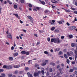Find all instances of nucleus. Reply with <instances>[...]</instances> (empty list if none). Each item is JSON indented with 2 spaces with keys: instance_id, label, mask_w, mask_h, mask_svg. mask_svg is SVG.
I'll return each instance as SVG.
<instances>
[{
  "instance_id": "nucleus-1",
  "label": "nucleus",
  "mask_w": 77,
  "mask_h": 77,
  "mask_svg": "<svg viewBox=\"0 0 77 77\" xmlns=\"http://www.w3.org/2000/svg\"><path fill=\"white\" fill-rule=\"evenodd\" d=\"M62 42V40H60L58 38H54V43L60 44Z\"/></svg>"
},
{
  "instance_id": "nucleus-2",
  "label": "nucleus",
  "mask_w": 77,
  "mask_h": 77,
  "mask_svg": "<svg viewBox=\"0 0 77 77\" xmlns=\"http://www.w3.org/2000/svg\"><path fill=\"white\" fill-rule=\"evenodd\" d=\"M22 54H26V55H29V52H26L25 51H22L21 52Z\"/></svg>"
},
{
  "instance_id": "nucleus-3",
  "label": "nucleus",
  "mask_w": 77,
  "mask_h": 77,
  "mask_svg": "<svg viewBox=\"0 0 77 77\" xmlns=\"http://www.w3.org/2000/svg\"><path fill=\"white\" fill-rule=\"evenodd\" d=\"M39 65L37 63H35L34 65V66L35 68H37L38 69H40V67H38Z\"/></svg>"
},
{
  "instance_id": "nucleus-4",
  "label": "nucleus",
  "mask_w": 77,
  "mask_h": 77,
  "mask_svg": "<svg viewBox=\"0 0 77 77\" xmlns=\"http://www.w3.org/2000/svg\"><path fill=\"white\" fill-rule=\"evenodd\" d=\"M13 66L11 65H9L7 66V69H12V67Z\"/></svg>"
},
{
  "instance_id": "nucleus-5",
  "label": "nucleus",
  "mask_w": 77,
  "mask_h": 77,
  "mask_svg": "<svg viewBox=\"0 0 77 77\" xmlns=\"http://www.w3.org/2000/svg\"><path fill=\"white\" fill-rule=\"evenodd\" d=\"M75 28H76V27H75V26H71V27H69V29L70 30H74V29H75Z\"/></svg>"
},
{
  "instance_id": "nucleus-6",
  "label": "nucleus",
  "mask_w": 77,
  "mask_h": 77,
  "mask_svg": "<svg viewBox=\"0 0 77 77\" xmlns=\"http://www.w3.org/2000/svg\"><path fill=\"white\" fill-rule=\"evenodd\" d=\"M74 52H75V60H76L77 59V51H75V50L74 51Z\"/></svg>"
},
{
  "instance_id": "nucleus-7",
  "label": "nucleus",
  "mask_w": 77,
  "mask_h": 77,
  "mask_svg": "<svg viewBox=\"0 0 77 77\" xmlns=\"http://www.w3.org/2000/svg\"><path fill=\"white\" fill-rule=\"evenodd\" d=\"M20 65H14L13 66V67L14 68H20Z\"/></svg>"
},
{
  "instance_id": "nucleus-8",
  "label": "nucleus",
  "mask_w": 77,
  "mask_h": 77,
  "mask_svg": "<svg viewBox=\"0 0 77 77\" xmlns=\"http://www.w3.org/2000/svg\"><path fill=\"white\" fill-rule=\"evenodd\" d=\"M34 76L35 77H38L39 76V74H38V73L36 72H35L34 73Z\"/></svg>"
},
{
  "instance_id": "nucleus-9",
  "label": "nucleus",
  "mask_w": 77,
  "mask_h": 77,
  "mask_svg": "<svg viewBox=\"0 0 77 77\" xmlns=\"http://www.w3.org/2000/svg\"><path fill=\"white\" fill-rule=\"evenodd\" d=\"M71 47H75L77 45H76L74 43H72L71 44Z\"/></svg>"
},
{
  "instance_id": "nucleus-10",
  "label": "nucleus",
  "mask_w": 77,
  "mask_h": 77,
  "mask_svg": "<svg viewBox=\"0 0 77 77\" xmlns=\"http://www.w3.org/2000/svg\"><path fill=\"white\" fill-rule=\"evenodd\" d=\"M27 74L28 76V77H33V75H32L30 73L28 72L27 73Z\"/></svg>"
},
{
  "instance_id": "nucleus-11",
  "label": "nucleus",
  "mask_w": 77,
  "mask_h": 77,
  "mask_svg": "<svg viewBox=\"0 0 77 77\" xmlns=\"http://www.w3.org/2000/svg\"><path fill=\"white\" fill-rule=\"evenodd\" d=\"M7 37L8 38H10V39H12V37L11 35H7Z\"/></svg>"
},
{
  "instance_id": "nucleus-12",
  "label": "nucleus",
  "mask_w": 77,
  "mask_h": 77,
  "mask_svg": "<svg viewBox=\"0 0 77 77\" xmlns=\"http://www.w3.org/2000/svg\"><path fill=\"white\" fill-rule=\"evenodd\" d=\"M45 14H49L50 13V11L48 10H46L44 12Z\"/></svg>"
},
{
  "instance_id": "nucleus-13",
  "label": "nucleus",
  "mask_w": 77,
  "mask_h": 77,
  "mask_svg": "<svg viewBox=\"0 0 77 77\" xmlns=\"http://www.w3.org/2000/svg\"><path fill=\"white\" fill-rule=\"evenodd\" d=\"M7 3H9L10 5H12V2H11L9 0H7Z\"/></svg>"
},
{
  "instance_id": "nucleus-14",
  "label": "nucleus",
  "mask_w": 77,
  "mask_h": 77,
  "mask_svg": "<svg viewBox=\"0 0 77 77\" xmlns=\"http://www.w3.org/2000/svg\"><path fill=\"white\" fill-rule=\"evenodd\" d=\"M60 50V48H56L55 49L54 51L55 52H56V51H59Z\"/></svg>"
},
{
  "instance_id": "nucleus-15",
  "label": "nucleus",
  "mask_w": 77,
  "mask_h": 77,
  "mask_svg": "<svg viewBox=\"0 0 77 77\" xmlns=\"http://www.w3.org/2000/svg\"><path fill=\"white\" fill-rule=\"evenodd\" d=\"M9 60H11L12 61L14 60V58L12 57H9L8 58Z\"/></svg>"
},
{
  "instance_id": "nucleus-16",
  "label": "nucleus",
  "mask_w": 77,
  "mask_h": 77,
  "mask_svg": "<svg viewBox=\"0 0 77 77\" xmlns=\"http://www.w3.org/2000/svg\"><path fill=\"white\" fill-rule=\"evenodd\" d=\"M27 17L31 20H33V18L30 16H28Z\"/></svg>"
},
{
  "instance_id": "nucleus-17",
  "label": "nucleus",
  "mask_w": 77,
  "mask_h": 77,
  "mask_svg": "<svg viewBox=\"0 0 77 77\" xmlns=\"http://www.w3.org/2000/svg\"><path fill=\"white\" fill-rule=\"evenodd\" d=\"M54 33H59V30L57 29H56L54 31Z\"/></svg>"
},
{
  "instance_id": "nucleus-18",
  "label": "nucleus",
  "mask_w": 77,
  "mask_h": 77,
  "mask_svg": "<svg viewBox=\"0 0 77 77\" xmlns=\"http://www.w3.org/2000/svg\"><path fill=\"white\" fill-rule=\"evenodd\" d=\"M74 71V69H71L69 71V72H72Z\"/></svg>"
},
{
  "instance_id": "nucleus-19",
  "label": "nucleus",
  "mask_w": 77,
  "mask_h": 77,
  "mask_svg": "<svg viewBox=\"0 0 77 77\" xmlns=\"http://www.w3.org/2000/svg\"><path fill=\"white\" fill-rule=\"evenodd\" d=\"M64 10H65V11L66 12H68V13L71 12V11L68 10L67 9H64Z\"/></svg>"
},
{
  "instance_id": "nucleus-20",
  "label": "nucleus",
  "mask_w": 77,
  "mask_h": 77,
  "mask_svg": "<svg viewBox=\"0 0 77 77\" xmlns=\"http://www.w3.org/2000/svg\"><path fill=\"white\" fill-rule=\"evenodd\" d=\"M40 3L42 4V5H45V2L43 1H40Z\"/></svg>"
},
{
  "instance_id": "nucleus-21",
  "label": "nucleus",
  "mask_w": 77,
  "mask_h": 77,
  "mask_svg": "<svg viewBox=\"0 0 77 77\" xmlns=\"http://www.w3.org/2000/svg\"><path fill=\"white\" fill-rule=\"evenodd\" d=\"M14 56H15V57H16V56H18V53L16 52L14 54Z\"/></svg>"
},
{
  "instance_id": "nucleus-22",
  "label": "nucleus",
  "mask_w": 77,
  "mask_h": 77,
  "mask_svg": "<svg viewBox=\"0 0 77 77\" xmlns=\"http://www.w3.org/2000/svg\"><path fill=\"white\" fill-rule=\"evenodd\" d=\"M24 0H20V2L22 4H23L24 3Z\"/></svg>"
},
{
  "instance_id": "nucleus-23",
  "label": "nucleus",
  "mask_w": 77,
  "mask_h": 77,
  "mask_svg": "<svg viewBox=\"0 0 77 77\" xmlns=\"http://www.w3.org/2000/svg\"><path fill=\"white\" fill-rule=\"evenodd\" d=\"M64 56V57H65L66 59H68V55L66 54H65Z\"/></svg>"
},
{
  "instance_id": "nucleus-24",
  "label": "nucleus",
  "mask_w": 77,
  "mask_h": 77,
  "mask_svg": "<svg viewBox=\"0 0 77 77\" xmlns=\"http://www.w3.org/2000/svg\"><path fill=\"white\" fill-rule=\"evenodd\" d=\"M51 42H54V38H51Z\"/></svg>"
},
{
  "instance_id": "nucleus-25",
  "label": "nucleus",
  "mask_w": 77,
  "mask_h": 77,
  "mask_svg": "<svg viewBox=\"0 0 77 77\" xmlns=\"http://www.w3.org/2000/svg\"><path fill=\"white\" fill-rule=\"evenodd\" d=\"M63 54V53H62V52L60 51L59 52L58 54L60 56V55L62 54Z\"/></svg>"
},
{
  "instance_id": "nucleus-26",
  "label": "nucleus",
  "mask_w": 77,
  "mask_h": 77,
  "mask_svg": "<svg viewBox=\"0 0 77 77\" xmlns=\"http://www.w3.org/2000/svg\"><path fill=\"white\" fill-rule=\"evenodd\" d=\"M13 15H15L16 17H17V18H18L19 16H18V14H14Z\"/></svg>"
},
{
  "instance_id": "nucleus-27",
  "label": "nucleus",
  "mask_w": 77,
  "mask_h": 77,
  "mask_svg": "<svg viewBox=\"0 0 77 77\" xmlns=\"http://www.w3.org/2000/svg\"><path fill=\"white\" fill-rule=\"evenodd\" d=\"M59 70L60 72V73H61V74H62V72H61L62 71V68L59 69Z\"/></svg>"
},
{
  "instance_id": "nucleus-28",
  "label": "nucleus",
  "mask_w": 77,
  "mask_h": 77,
  "mask_svg": "<svg viewBox=\"0 0 77 77\" xmlns=\"http://www.w3.org/2000/svg\"><path fill=\"white\" fill-rule=\"evenodd\" d=\"M45 63H46V65L47 63H48V60H45Z\"/></svg>"
},
{
  "instance_id": "nucleus-29",
  "label": "nucleus",
  "mask_w": 77,
  "mask_h": 77,
  "mask_svg": "<svg viewBox=\"0 0 77 77\" xmlns=\"http://www.w3.org/2000/svg\"><path fill=\"white\" fill-rule=\"evenodd\" d=\"M73 70H75V71H77V67H74L73 68Z\"/></svg>"
},
{
  "instance_id": "nucleus-30",
  "label": "nucleus",
  "mask_w": 77,
  "mask_h": 77,
  "mask_svg": "<svg viewBox=\"0 0 77 77\" xmlns=\"http://www.w3.org/2000/svg\"><path fill=\"white\" fill-rule=\"evenodd\" d=\"M49 23H51V24H52L53 25V24H54V23H52V21H51V20H49Z\"/></svg>"
},
{
  "instance_id": "nucleus-31",
  "label": "nucleus",
  "mask_w": 77,
  "mask_h": 77,
  "mask_svg": "<svg viewBox=\"0 0 77 77\" xmlns=\"http://www.w3.org/2000/svg\"><path fill=\"white\" fill-rule=\"evenodd\" d=\"M49 71L50 72H51L53 71V69H52V68H49Z\"/></svg>"
},
{
  "instance_id": "nucleus-32",
  "label": "nucleus",
  "mask_w": 77,
  "mask_h": 77,
  "mask_svg": "<svg viewBox=\"0 0 77 77\" xmlns=\"http://www.w3.org/2000/svg\"><path fill=\"white\" fill-rule=\"evenodd\" d=\"M69 37L70 38H72L73 36H72V35H69Z\"/></svg>"
},
{
  "instance_id": "nucleus-33",
  "label": "nucleus",
  "mask_w": 77,
  "mask_h": 77,
  "mask_svg": "<svg viewBox=\"0 0 77 77\" xmlns=\"http://www.w3.org/2000/svg\"><path fill=\"white\" fill-rule=\"evenodd\" d=\"M42 66H45V65H46V63H42Z\"/></svg>"
},
{
  "instance_id": "nucleus-34",
  "label": "nucleus",
  "mask_w": 77,
  "mask_h": 77,
  "mask_svg": "<svg viewBox=\"0 0 77 77\" xmlns=\"http://www.w3.org/2000/svg\"><path fill=\"white\" fill-rule=\"evenodd\" d=\"M51 6L52 8H53V9H54V8H56V6H54V5H51Z\"/></svg>"
},
{
  "instance_id": "nucleus-35",
  "label": "nucleus",
  "mask_w": 77,
  "mask_h": 77,
  "mask_svg": "<svg viewBox=\"0 0 77 77\" xmlns=\"http://www.w3.org/2000/svg\"><path fill=\"white\" fill-rule=\"evenodd\" d=\"M14 8H15V9H17V5H15L14 6Z\"/></svg>"
},
{
  "instance_id": "nucleus-36",
  "label": "nucleus",
  "mask_w": 77,
  "mask_h": 77,
  "mask_svg": "<svg viewBox=\"0 0 77 77\" xmlns=\"http://www.w3.org/2000/svg\"><path fill=\"white\" fill-rule=\"evenodd\" d=\"M66 62L67 63L69 64V60L68 59H67L66 60Z\"/></svg>"
},
{
  "instance_id": "nucleus-37",
  "label": "nucleus",
  "mask_w": 77,
  "mask_h": 77,
  "mask_svg": "<svg viewBox=\"0 0 77 77\" xmlns=\"http://www.w3.org/2000/svg\"><path fill=\"white\" fill-rule=\"evenodd\" d=\"M58 23V24H62V22L60 21H59L57 22Z\"/></svg>"
},
{
  "instance_id": "nucleus-38",
  "label": "nucleus",
  "mask_w": 77,
  "mask_h": 77,
  "mask_svg": "<svg viewBox=\"0 0 77 77\" xmlns=\"http://www.w3.org/2000/svg\"><path fill=\"white\" fill-rule=\"evenodd\" d=\"M54 29H55V27H52L51 28V30L53 31V30H54Z\"/></svg>"
},
{
  "instance_id": "nucleus-39",
  "label": "nucleus",
  "mask_w": 77,
  "mask_h": 77,
  "mask_svg": "<svg viewBox=\"0 0 77 77\" xmlns=\"http://www.w3.org/2000/svg\"><path fill=\"white\" fill-rule=\"evenodd\" d=\"M4 71V70L2 69H0V72H2Z\"/></svg>"
},
{
  "instance_id": "nucleus-40",
  "label": "nucleus",
  "mask_w": 77,
  "mask_h": 77,
  "mask_svg": "<svg viewBox=\"0 0 77 77\" xmlns=\"http://www.w3.org/2000/svg\"><path fill=\"white\" fill-rule=\"evenodd\" d=\"M42 73V75H44V71L43 70H42L41 71Z\"/></svg>"
},
{
  "instance_id": "nucleus-41",
  "label": "nucleus",
  "mask_w": 77,
  "mask_h": 77,
  "mask_svg": "<svg viewBox=\"0 0 77 77\" xmlns=\"http://www.w3.org/2000/svg\"><path fill=\"white\" fill-rule=\"evenodd\" d=\"M44 53L46 54H48V53L47 51H45L44 52Z\"/></svg>"
},
{
  "instance_id": "nucleus-42",
  "label": "nucleus",
  "mask_w": 77,
  "mask_h": 77,
  "mask_svg": "<svg viewBox=\"0 0 77 77\" xmlns=\"http://www.w3.org/2000/svg\"><path fill=\"white\" fill-rule=\"evenodd\" d=\"M28 6L29 7V8H32V5L30 4H29Z\"/></svg>"
},
{
  "instance_id": "nucleus-43",
  "label": "nucleus",
  "mask_w": 77,
  "mask_h": 77,
  "mask_svg": "<svg viewBox=\"0 0 77 77\" xmlns=\"http://www.w3.org/2000/svg\"><path fill=\"white\" fill-rule=\"evenodd\" d=\"M36 9L37 10H39V9H40V8H39V7H37L36 8Z\"/></svg>"
},
{
  "instance_id": "nucleus-44",
  "label": "nucleus",
  "mask_w": 77,
  "mask_h": 77,
  "mask_svg": "<svg viewBox=\"0 0 77 77\" xmlns=\"http://www.w3.org/2000/svg\"><path fill=\"white\" fill-rule=\"evenodd\" d=\"M3 68L5 69L7 68V66H6V65H4L3 66Z\"/></svg>"
},
{
  "instance_id": "nucleus-45",
  "label": "nucleus",
  "mask_w": 77,
  "mask_h": 77,
  "mask_svg": "<svg viewBox=\"0 0 77 77\" xmlns=\"http://www.w3.org/2000/svg\"><path fill=\"white\" fill-rule=\"evenodd\" d=\"M47 40L48 41L50 42V38L48 37L47 39Z\"/></svg>"
},
{
  "instance_id": "nucleus-46",
  "label": "nucleus",
  "mask_w": 77,
  "mask_h": 77,
  "mask_svg": "<svg viewBox=\"0 0 77 77\" xmlns=\"http://www.w3.org/2000/svg\"><path fill=\"white\" fill-rule=\"evenodd\" d=\"M1 75H2V76L3 77H5V74H3V73H2L1 74Z\"/></svg>"
},
{
  "instance_id": "nucleus-47",
  "label": "nucleus",
  "mask_w": 77,
  "mask_h": 77,
  "mask_svg": "<svg viewBox=\"0 0 77 77\" xmlns=\"http://www.w3.org/2000/svg\"><path fill=\"white\" fill-rule=\"evenodd\" d=\"M6 33L7 34H8V35H11V33H8V31H7Z\"/></svg>"
},
{
  "instance_id": "nucleus-48",
  "label": "nucleus",
  "mask_w": 77,
  "mask_h": 77,
  "mask_svg": "<svg viewBox=\"0 0 77 77\" xmlns=\"http://www.w3.org/2000/svg\"><path fill=\"white\" fill-rule=\"evenodd\" d=\"M33 10L34 11H36V12H37V10L36 9V8H34L33 9Z\"/></svg>"
},
{
  "instance_id": "nucleus-49",
  "label": "nucleus",
  "mask_w": 77,
  "mask_h": 77,
  "mask_svg": "<svg viewBox=\"0 0 77 77\" xmlns=\"http://www.w3.org/2000/svg\"><path fill=\"white\" fill-rule=\"evenodd\" d=\"M37 73H38V74H41V71H38Z\"/></svg>"
},
{
  "instance_id": "nucleus-50",
  "label": "nucleus",
  "mask_w": 77,
  "mask_h": 77,
  "mask_svg": "<svg viewBox=\"0 0 77 77\" xmlns=\"http://www.w3.org/2000/svg\"><path fill=\"white\" fill-rule=\"evenodd\" d=\"M25 70H26V71H28V70H29V68L27 67H26L25 68Z\"/></svg>"
},
{
  "instance_id": "nucleus-51",
  "label": "nucleus",
  "mask_w": 77,
  "mask_h": 77,
  "mask_svg": "<svg viewBox=\"0 0 77 77\" xmlns=\"http://www.w3.org/2000/svg\"><path fill=\"white\" fill-rule=\"evenodd\" d=\"M67 54L68 56H71V55H70V54L69 52H67Z\"/></svg>"
},
{
  "instance_id": "nucleus-52",
  "label": "nucleus",
  "mask_w": 77,
  "mask_h": 77,
  "mask_svg": "<svg viewBox=\"0 0 77 77\" xmlns=\"http://www.w3.org/2000/svg\"><path fill=\"white\" fill-rule=\"evenodd\" d=\"M70 54L71 55H73V54H74V53H73V52L72 51H70Z\"/></svg>"
},
{
  "instance_id": "nucleus-53",
  "label": "nucleus",
  "mask_w": 77,
  "mask_h": 77,
  "mask_svg": "<svg viewBox=\"0 0 77 77\" xmlns=\"http://www.w3.org/2000/svg\"><path fill=\"white\" fill-rule=\"evenodd\" d=\"M18 71H16L14 72V74H18Z\"/></svg>"
},
{
  "instance_id": "nucleus-54",
  "label": "nucleus",
  "mask_w": 77,
  "mask_h": 77,
  "mask_svg": "<svg viewBox=\"0 0 77 77\" xmlns=\"http://www.w3.org/2000/svg\"><path fill=\"white\" fill-rule=\"evenodd\" d=\"M12 74H9L8 75V77H12Z\"/></svg>"
},
{
  "instance_id": "nucleus-55",
  "label": "nucleus",
  "mask_w": 77,
  "mask_h": 77,
  "mask_svg": "<svg viewBox=\"0 0 77 77\" xmlns=\"http://www.w3.org/2000/svg\"><path fill=\"white\" fill-rule=\"evenodd\" d=\"M75 61L72 62V63L73 65H74V64H75Z\"/></svg>"
},
{
  "instance_id": "nucleus-56",
  "label": "nucleus",
  "mask_w": 77,
  "mask_h": 77,
  "mask_svg": "<svg viewBox=\"0 0 77 77\" xmlns=\"http://www.w3.org/2000/svg\"><path fill=\"white\" fill-rule=\"evenodd\" d=\"M55 2H52L54 3H57L58 2L56 1H54Z\"/></svg>"
},
{
  "instance_id": "nucleus-57",
  "label": "nucleus",
  "mask_w": 77,
  "mask_h": 77,
  "mask_svg": "<svg viewBox=\"0 0 77 77\" xmlns=\"http://www.w3.org/2000/svg\"><path fill=\"white\" fill-rule=\"evenodd\" d=\"M52 22L53 23V24H54V23L56 22V21L54 20H52Z\"/></svg>"
},
{
  "instance_id": "nucleus-58",
  "label": "nucleus",
  "mask_w": 77,
  "mask_h": 77,
  "mask_svg": "<svg viewBox=\"0 0 77 77\" xmlns=\"http://www.w3.org/2000/svg\"><path fill=\"white\" fill-rule=\"evenodd\" d=\"M66 24L68 26H70V24H69V23H68V22H67L66 23Z\"/></svg>"
},
{
  "instance_id": "nucleus-59",
  "label": "nucleus",
  "mask_w": 77,
  "mask_h": 77,
  "mask_svg": "<svg viewBox=\"0 0 77 77\" xmlns=\"http://www.w3.org/2000/svg\"><path fill=\"white\" fill-rule=\"evenodd\" d=\"M45 2L46 3H48V0H45Z\"/></svg>"
},
{
  "instance_id": "nucleus-60",
  "label": "nucleus",
  "mask_w": 77,
  "mask_h": 77,
  "mask_svg": "<svg viewBox=\"0 0 77 77\" xmlns=\"http://www.w3.org/2000/svg\"><path fill=\"white\" fill-rule=\"evenodd\" d=\"M39 33H43V31H41V30H39Z\"/></svg>"
},
{
  "instance_id": "nucleus-61",
  "label": "nucleus",
  "mask_w": 77,
  "mask_h": 77,
  "mask_svg": "<svg viewBox=\"0 0 77 77\" xmlns=\"http://www.w3.org/2000/svg\"><path fill=\"white\" fill-rule=\"evenodd\" d=\"M64 36H62L61 37V39H64Z\"/></svg>"
},
{
  "instance_id": "nucleus-62",
  "label": "nucleus",
  "mask_w": 77,
  "mask_h": 77,
  "mask_svg": "<svg viewBox=\"0 0 77 77\" xmlns=\"http://www.w3.org/2000/svg\"><path fill=\"white\" fill-rule=\"evenodd\" d=\"M69 59H70V60H72V58L71 57H69Z\"/></svg>"
},
{
  "instance_id": "nucleus-63",
  "label": "nucleus",
  "mask_w": 77,
  "mask_h": 77,
  "mask_svg": "<svg viewBox=\"0 0 77 77\" xmlns=\"http://www.w3.org/2000/svg\"><path fill=\"white\" fill-rule=\"evenodd\" d=\"M71 9L72 10V11H75V9L74 8H72Z\"/></svg>"
},
{
  "instance_id": "nucleus-64",
  "label": "nucleus",
  "mask_w": 77,
  "mask_h": 77,
  "mask_svg": "<svg viewBox=\"0 0 77 77\" xmlns=\"http://www.w3.org/2000/svg\"><path fill=\"white\" fill-rule=\"evenodd\" d=\"M74 14H77V11H74Z\"/></svg>"
}]
</instances>
